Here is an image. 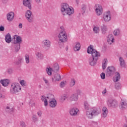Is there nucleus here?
Listing matches in <instances>:
<instances>
[{"label": "nucleus", "instance_id": "1", "mask_svg": "<svg viewBox=\"0 0 127 127\" xmlns=\"http://www.w3.org/2000/svg\"><path fill=\"white\" fill-rule=\"evenodd\" d=\"M84 108L87 111L86 112V116L88 119H93L94 116H98L101 114V109L93 107L89 110L90 109V105L89 103L85 101L84 103Z\"/></svg>", "mask_w": 127, "mask_h": 127}, {"label": "nucleus", "instance_id": "2", "mask_svg": "<svg viewBox=\"0 0 127 127\" xmlns=\"http://www.w3.org/2000/svg\"><path fill=\"white\" fill-rule=\"evenodd\" d=\"M41 100L44 102L45 107L48 106V101L51 108H55L57 105V101L54 99V96L52 94H49L47 97L44 96H42Z\"/></svg>", "mask_w": 127, "mask_h": 127}, {"label": "nucleus", "instance_id": "3", "mask_svg": "<svg viewBox=\"0 0 127 127\" xmlns=\"http://www.w3.org/2000/svg\"><path fill=\"white\" fill-rule=\"evenodd\" d=\"M61 12L63 15H71L74 13V9L69 7L67 3H63L62 5Z\"/></svg>", "mask_w": 127, "mask_h": 127}, {"label": "nucleus", "instance_id": "4", "mask_svg": "<svg viewBox=\"0 0 127 127\" xmlns=\"http://www.w3.org/2000/svg\"><path fill=\"white\" fill-rule=\"evenodd\" d=\"M60 29L61 30L58 36L59 41L62 42V43H65V42L68 41V35H67V33L64 30V27L62 26Z\"/></svg>", "mask_w": 127, "mask_h": 127}, {"label": "nucleus", "instance_id": "5", "mask_svg": "<svg viewBox=\"0 0 127 127\" xmlns=\"http://www.w3.org/2000/svg\"><path fill=\"white\" fill-rule=\"evenodd\" d=\"M87 53L88 54L92 55V58L94 59H99V57H100V53L98 52L96 50H94L92 46H90L87 49Z\"/></svg>", "mask_w": 127, "mask_h": 127}, {"label": "nucleus", "instance_id": "6", "mask_svg": "<svg viewBox=\"0 0 127 127\" xmlns=\"http://www.w3.org/2000/svg\"><path fill=\"white\" fill-rule=\"evenodd\" d=\"M21 91V86L20 84L17 83H13L11 85L10 92L12 94L14 93H18V92H20Z\"/></svg>", "mask_w": 127, "mask_h": 127}, {"label": "nucleus", "instance_id": "7", "mask_svg": "<svg viewBox=\"0 0 127 127\" xmlns=\"http://www.w3.org/2000/svg\"><path fill=\"white\" fill-rule=\"evenodd\" d=\"M95 10L96 15H98V16H100V15H102V14H103V6H102V5L96 4L95 5Z\"/></svg>", "mask_w": 127, "mask_h": 127}, {"label": "nucleus", "instance_id": "8", "mask_svg": "<svg viewBox=\"0 0 127 127\" xmlns=\"http://www.w3.org/2000/svg\"><path fill=\"white\" fill-rule=\"evenodd\" d=\"M25 16L28 22L31 23L33 22V16L31 10H27L25 13Z\"/></svg>", "mask_w": 127, "mask_h": 127}, {"label": "nucleus", "instance_id": "9", "mask_svg": "<svg viewBox=\"0 0 127 127\" xmlns=\"http://www.w3.org/2000/svg\"><path fill=\"white\" fill-rule=\"evenodd\" d=\"M112 15L111 14V12L110 11H107L105 12L103 14V20L105 22H109L111 20Z\"/></svg>", "mask_w": 127, "mask_h": 127}, {"label": "nucleus", "instance_id": "10", "mask_svg": "<svg viewBox=\"0 0 127 127\" xmlns=\"http://www.w3.org/2000/svg\"><path fill=\"white\" fill-rule=\"evenodd\" d=\"M115 72H116V68L115 67L113 66H109L106 70V75L112 76V75H114Z\"/></svg>", "mask_w": 127, "mask_h": 127}, {"label": "nucleus", "instance_id": "11", "mask_svg": "<svg viewBox=\"0 0 127 127\" xmlns=\"http://www.w3.org/2000/svg\"><path fill=\"white\" fill-rule=\"evenodd\" d=\"M69 113L70 116H71V117H75L79 113V109L76 107L71 108L69 110Z\"/></svg>", "mask_w": 127, "mask_h": 127}, {"label": "nucleus", "instance_id": "12", "mask_svg": "<svg viewBox=\"0 0 127 127\" xmlns=\"http://www.w3.org/2000/svg\"><path fill=\"white\" fill-rule=\"evenodd\" d=\"M42 44L44 47L46 49L50 48V46H51V42L49 41V40L47 39L43 40Z\"/></svg>", "mask_w": 127, "mask_h": 127}, {"label": "nucleus", "instance_id": "13", "mask_svg": "<svg viewBox=\"0 0 127 127\" xmlns=\"http://www.w3.org/2000/svg\"><path fill=\"white\" fill-rule=\"evenodd\" d=\"M107 104L108 106H110L111 107H117L118 106V102L116 100H113L112 99L109 100Z\"/></svg>", "mask_w": 127, "mask_h": 127}, {"label": "nucleus", "instance_id": "14", "mask_svg": "<svg viewBox=\"0 0 127 127\" xmlns=\"http://www.w3.org/2000/svg\"><path fill=\"white\" fill-rule=\"evenodd\" d=\"M79 99V96L76 93L73 94L69 98L70 101L71 102H77Z\"/></svg>", "mask_w": 127, "mask_h": 127}, {"label": "nucleus", "instance_id": "15", "mask_svg": "<svg viewBox=\"0 0 127 127\" xmlns=\"http://www.w3.org/2000/svg\"><path fill=\"white\" fill-rule=\"evenodd\" d=\"M14 17V13L13 12H10L7 14V19L9 21H12Z\"/></svg>", "mask_w": 127, "mask_h": 127}, {"label": "nucleus", "instance_id": "16", "mask_svg": "<svg viewBox=\"0 0 127 127\" xmlns=\"http://www.w3.org/2000/svg\"><path fill=\"white\" fill-rule=\"evenodd\" d=\"M107 42L110 45L113 44V43L115 42V38H114L113 35H109L108 36Z\"/></svg>", "mask_w": 127, "mask_h": 127}, {"label": "nucleus", "instance_id": "17", "mask_svg": "<svg viewBox=\"0 0 127 127\" xmlns=\"http://www.w3.org/2000/svg\"><path fill=\"white\" fill-rule=\"evenodd\" d=\"M102 112V117L103 118H107V116H108V113H109L108 108H107V107H103Z\"/></svg>", "mask_w": 127, "mask_h": 127}, {"label": "nucleus", "instance_id": "18", "mask_svg": "<svg viewBox=\"0 0 127 127\" xmlns=\"http://www.w3.org/2000/svg\"><path fill=\"white\" fill-rule=\"evenodd\" d=\"M23 4L25 6L28 7L29 9H31V4L30 3V0H24L23 1Z\"/></svg>", "mask_w": 127, "mask_h": 127}, {"label": "nucleus", "instance_id": "19", "mask_svg": "<svg viewBox=\"0 0 127 127\" xmlns=\"http://www.w3.org/2000/svg\"><path fill=\"white\" fill-rule=\"evenodd\" d=\"M121 79V75L119 72H116L115 76L113 77L114 82H119Z\"/></svg>", "mask_w": 127, "mask_h": 127}, {"label": "nucleus", "instance_id": "20", "mask_svg": "<svg viewBox=\"0 0 127 127\" xmlns=\"http://www.w3.org/2000/svg\"><path fill=\"white\" fill-rule=\"evenodd\" d=\"M0 82L3 87H7L9 84V80L8 79H2Z\"/></svg>", "mask_w": 127, "mask_h": 127}, {"label": "nucleus", "instance_id": "21", "mask_svg": "<svg viewBox=\"0 0 127 127\" xmlns=\"http://www.w3.org/2000/svg\"><path fill=\"white\" fill-rule=\"evenodd\" d=\"M98 60L91 58L89 60V63L91 65V66H95L96 63H97V61Z\"/></svg>", "mask_w": 127, "mask_h": 127}, {"label": "nucleus", "instance_id": "22", "mask_svg": "<svg viewBox=\"0 0 127 127\" xmlns=\"http://www.w3.org/2000/svg\"><path fill=\"white\" fill-rule=\"evenodd\" d=\"M36 56L38 60H43V58H44L43 55L38 52L36 53Z\"/></svg>", "mask_w": 127, "mask_h": 127}, {"label": "nucleus", "instance_id": "23", "mask_svg": "<svg viewBox=\"0 0 127 127\" xmlns=\"http://www.w3.org/2000/svg\"><path fill=\"white\" fill-rule=\"evenodd\" d=\"M127 102H126V101L124 100H122L121 103L120 108H121L122 110H125V109H127Z\"/></svg>", "mask_w": 127, "mask_h": 127}, {"label": "nucleus", "instance_id": "24", "mask_svg": "<svg viewBox=\"0 0 127 127\" xmlns=\"http://www.w3.org/2000/svg\"><path fill=\"white\" fill-rule=\"evenodd\" d=\"M5 40L7 43H10L11 42V36L9 34H7L5 36Z\"/></svg>", "mask_w": 127, "mask_h": 127}, {"label": "nucleus", "instance_id": "25", "mask_svg": "<svg viewBox=\"0 0 127 127\" xmlns=\"http://www.w3.org/2000/svg\"><path fill=\"white\" fill-rule=\"evenodd\" d=\"M107 65H108V60L105 59L103 60L102 63V68L103 70H105L107 68Z\"/></svg>", "mask_w": 127, "mask_h": 127}, {"label": "nucleus", "instance_id": "26", "mask_svg": "<svg viewBox=\"0 0 127 127\" xmlns=\"http://www.w3.org/2000/svg\"><path fill=\"white\" fill-rule=\"evenodd\" d=\"M53 71L55 73H57L58 71H59V65L58 64H55L54 65V67L53 68Z\"/></svg>", "mask_w": 127, "mask_h": 127}, {"label": "nucleus", "instance_id": "27", "mask_svg": "<svg viewBox=\"0 0 127 127\" xmlns=\"http://www.w3.org/2000/svg\"><path fill=\"white\" fill-rule=\"evenodd\" d=\"M81 49V45L79 43H76L75 44V47H74V51H79Z\"/></svg>", "mask_w": 127, "mask_h": 127}, {"label": "nucleus", "instance_id": "28", "mask_svg": "<svg viewBox=\"0 0 127 127\" xmlns=\"http://www.w3.org/2000/svg\"><path fill=\"white\" fill-rule=\"evenodd\" d=\"M119 61L121 66H124L126 65V62H125V60H124L123 58L120 57Z\"/></svg>", "mask_w": 127, "mask_h": 127}, {"label": "nucleus", "instance_id": "29", "mask_svg": "<svg viewBox=\"0 0 127 127\" xmlns=\"http://www.w3.org/2000/svg\"><path fill=\"white\" fill-rule=\"evenodd\" d=\"M121 34V31L120 30V29H116L114 31V35L115 36H118V35H120Z\"/></svg>", "mask_w": 127, "mask_h": 127}, {"label": "nucleus", "instance_id": "30", "mask_svg": "<svg viewBox=\"0 0 127 127\" xmlns=\"http://www.w3.org/2000/svg\"><path fill=\"white\" fill-rule=\"evenodd\" d=\"M46 71L47 74H48L50 76L52 75V71H53V69L51 67H47Z\"/></svg>", "mask_w": 127, "mask_h": 127}, {"label": "nucleus", "instance_id": "31", "mask_svg": "<svg viewBox=\"0 0 127 127\" xmlns=\"http://www.w3.org/2000/svg\"><path fill=\"white\" fill-rule=\"evenodd\" d=\"M55 79L56 81H60L61 80V76L59 74H56L55 75Z\"/></svg>", "mask_w": 127, "mask_h": 127}, {"label": "nucleus", "instance_id": "32", "mask_svg": "<svg viewBox=\"0 0 127 127\" xmlns=\"http://www.w3.org/2000/svg\"><path fill=\"white\" fill-rule=\"evenodd\" d=\"M101 29L102 30V32H103V33L106 32V31H107L108 30V28H107V26H106L105 25H103L101 26Z\"/></svg>", "mask_w": 127, "mask_h": 127}, {"label": "nucleus", "instance_id": "33", "mask_svg": "<svg viewBox=\"0 0 127 127\" xmlns=\"http://www.w3.org/2000/svg\"><path fill=\"white\" fill-rule=\"evenodd\" d=\"M22 41V40H21V37H20V36H17L16 38V43H21V42Z\"/></svg>", "mask_w": 127, "mask_h": 127}, {"label": "nucleus", "instance_id": "34", "mask_svg": "<svg viewBox=\"0 0 127 127\" xmlns=\"http://www.w3.org/2000/svg\"><path fill=\"white\" fill-rule=\"evenodd\" d=\"M25 60L26 63L27 64H28V63H29V62H30V61H29V55H25Z\"/></svg>", "mask_w": 127, "mask_h": 127}, {"label": "nucleus", "instance_id": "35", "mask_svg": "<svg viewBox=\"0 0 127 127\" xmlns=\"http://www.w3.org/2000/svg\"><path fill=\"white\" fill-rule=\"evenodd\" d=\"M66 99H67V96H66V95L62 96L60 99L61 102L63 103L65 101V100H66Z\"/></svg>", "mask_w": 127, "mask_h": 127}, {"label": "nucleus", "instance_id": "36", "mask_svg": "<svg viewBox=\"0 0 127 127\" xmlns=\"http://www.w3.org/2000/svg\"><path fill=\"white\" fill-rule=\"evenodd\" d=\"M93 31L95 32V33H98V32L100 31L99 27H94L93 28Z\"/></svg>", "mask_w": 127, "mask_h": 127}, {"label": "nucleus", "instance_id": "37", "mask_svg": "<svg viewBox=\"0 0 127 127\" xmlns=\"http://www.w3.org/2000/svg\"><path fill=\"white\" fill-rule=\"evenodd\" d=\"M115 88L116 89V90H120L121 89V84L120 83H116L115 84Z\"/></svg>", "mask_w": 127, "mask_h": 127}, {"label": "nucleus", "instance_id": "38", "mask_svg": "<svg viewBox=\"0 0 127 127\" xmlns=\"http://www.w3.org/2000/svg\"><path fill=\"white\" fill-rule=\"evenodd\" d=\"M75 79H71L70 83V87H73V86L75 85Z\"/></svg>", "mask_w": 127, "mask_h": 127}, {"label": "nucleus", "instance_id": "39", "mask_svg": "<svg viewBox=\"0 0 127 127\" xmlns=\"http://www.w3.org/2000/svg\"><path fill=\"white\" fill-rule=\"evenodd\" d=\"M20 84L23 87H24V86L26 85V83L25 81L24 80H22L20 81Z\"/></svg>", "mask_w": 127, "mask_h": 127}, {"label": "nucleus", "instance_id": "40", "mask_svg": "<svg viewBox=\"0 0 127 127\" xmlns=\"http://www.w3.org/2000/svg\"><path fill=\"white\" fill-rule=\"evenodd\" d=\"M100 77H101V79H102L103 80H104V79H106V74H105V73H104V72H102L100 74Z\"/></svg>", "mask_w": 127, "mask_h": 127}, {"label": "nucleus", "instance_id": "41", "mask_svg": "<svg viewBox=\"0 0 127 127\" xmlns=\"http://www.w3.org/2000/svg\"><path fill=\"white\" fill-rule=\"evenodd\" d=\"M87 9V5H83L82 8V11L83 13H85V10Z\"/></svg>", "mask_w": 127, "mask_h": 127}, {"label": "nucleus", "instance_id": "42", "mask_svg": "<svg viewBox=\"0 0 127 127\" xmlns=\"http://www.w3.org/2000/svg\"><path fill=\"white\" fill-rule=\"evenodd\" d=\"M23 61V59L22 58H20L18 60V61L17 62L16 64H20Z\"/></svg>", "mask_w": 127, "mask_h": 127}, {"label": "nucleus", "instance_id": "43", "mask_svg": "<svg viewBox=\"0 0 127 127\" xmlns=\"http://www.w3.org/2000/svg\"><path fill=\"white\" fill-rule=\"evenodd\" d=\"M33 122L36 123L37 122V117L36 116H33L32 118Z\"/></svg>", "mask_w": 127, "mask_h": 127}, {"label": "nucleus", "instance_id": "44", "mask_svg": "<svg viewBox=\"0 0 127 127\" xmlns=\"http://www.w3.org/2000/svg\"><path fill=\"white\" fill-rule=\"evenodd\" d=\"M20 126L22 127H26V125L23 121L20 122Z\"/></svg>", "mask_w": 127, "mask_h": 127}, {"label": "nucleus", "instance_id": "45", "mask_svg": "<svg viewBox=\"0 0 127 127\" xmlns=\"http://www.w3.org/2000/svg\"><path fill=\"white\" fill-rule=\"evenodd\" d=\"M65 85H66V81H64V82L63 81L61 83L60 86L62 88V87H64L65 86Z\"/></svg>", "mask_w": 127, "mask_h": 127}, {"label": "nucleus", "instance_id": "46", "mask_svg": "<svg viewBox=\"0 0 127 127\" xmlns=\"http://www.w3.org/2000/svg\"><path fill=\"white\" fill-rule=\"evenodd\" d=\"M0 31H4V27H3V26H0Z\"/></svg>", "mask_w": 127, "mask_h": 127}, {"label": "nucleus", "instance_id": "47", "mask_svg": "<svg viewBox=\"0 0 127 127\" xmlns=\"http://www.w3.org/2000/svg\"><path fill=\"white\" fill-rule=\"evenodd\" d=\"M43 81H44L45 84H48V80L45 77H43Z\"/></svg>", "mask_w": 127, "mask_h": 127}, {"label": "nucleus", "instance_id": "48", "mask_svg": "<svg viewBox=\"0 0 127 127\" xmlns=\"http://www.w3.org/2000/svg\"><path fill=\"white\" fill-rule=\"evenodd\" d=\"M37 115L39 117H41L42 115V112L41 111H39L37 112Z\"/></svg>", "mask_w": 127, "mask_h": 127}, {"label": "nucleus", "instance_id": "49", "mask_svg": "<svg viewBox=\"0 0 127 127\" xmlns=\"http://www.w3.org/2000/svg\"><path fill=\"white\" fill-rule=\"evenodd\" d=\"M106 93H107V89H105L102 92V94H105Z\"/></svg>", "mask_w": 127, "mask_h": 127}, {"label": "nucleus", "instance_id": "50", "mask_svg": "<svg viewBox=\"0 0 127 127\" xmlns=\"http://www.w3.org/2000/svg\"><path fill=\"white\" fill-rule=\"evenodd\" d=\"M2 98H4V96L2 95V94L0 93V99H2Z\"/></svg>", "mask_w": 127, "mask_h": 127}, {"label": "nucleus", "instance_id": "51", "mask_svg": "<svg viewBox=\"0 0 127 127\" xmlns=\"http://www.w3.org/2000/svg\"><path fill=\"white\" fill-rule=\"evenodd\" d=\"M19 28H22V24L20 23L18 25Z\"/></svg>", "mask_w": 127, "mask_h": 127}, {"label": "nucleus", "instance_id": "52", "mask_svg": "<svg viewBox=\"0 0 127 127\" xmlns=\"http://www.w3.org/2000/svg\"><path fill=\"white\" fill-rule=\"evenodd\" d=\"M36 2L39 3L40 2L41 0H35Z\"/></svg>", "mask_w": 127, "mask_h": 127}, {"label": "nucleus", "instance_id": "53", "mask_svg": "<svg viewBox=\"0 0 127 127\" xmlns=\"http://www.w3.org/2000/svg\"><path fill=\"white\" fill-rule=\"evenodd\" d=\"M77 93H78V94H80V93H81V91H80V90H77Z\"/></svg>", "mask_w": 127, "mask_h": 127}, {"label": "nucleus", "instance_id": "54", "mask_svg": "<svg viewBox=\"0 0 127 127\" xmlns=\"http://www.w3.org/2000/svg\"><path fill=\"white\" fill-rule=\"evenodd\" d=\"M124 127H127V124H125L124 125Z\"/></svg>", "mask_w": 127, "mask_h": 127}, {"label": "nucleus", "instance_id": "55", "mask_svg": "<svg viewBox=\"0 0 127 127\" xmlns=\"http://www.w3.org/2000/svg\"><path fill=\"white\" fill-rule=\"evenodd\" d=\"M18 50H17V51H18V50H19V46H18Z\"/></svg>", "mask_w": 127, "mask_h": 127}, {"label": "nucleus", "instance_id": "56", "mask_svg": "<svg viewBox=\"0 0 127 127\" xmlns=\"http://www.w3.org/2000/svg\"><path fill=\"white\" fill-rule=\"evenodd\" d=\"M52 81H53V82L54 81V78H52Z\"/></svg>", "mask_w": 127, "mask_h": 127}, {"label": "nucleus", "instance_id": "57", "mask_svg": "<svg viewBox=\"0 0 127 127\" xmlns=\"http://www.w3.org/2000/svg\"><path fill=\"white\" fill-rule=\"evenodd\" d=\"M6 109H9V107H6Z\"/></svg>", "mask_w": 127, "mask_h": 127}, {"label": "nucleus", "instance_id": "58", "mask_svg": "<svg viewBox=\"0 0 127 127\" xmlns=\"http://www.w3.org/2000/svg\"><path fill=\"white\" fill-rule=\"evenodd\" d=\"M0 89H1V88H0Z\"/></svg>", "mask_w": 127, "mask_h": 127}]
</instances>
